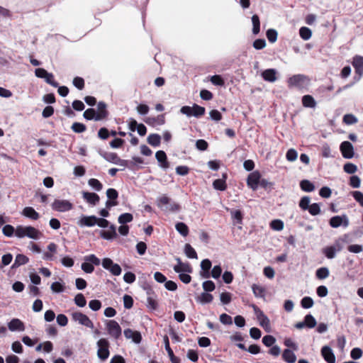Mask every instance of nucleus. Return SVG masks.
I'll return each mask as SVG.
<instances>
[{
  "label": "nucleus",
  "mask_w": 363,
  "mask_h": 363,
  "mask_svg": "<svg viewBox=\"0 0 363 363\" xmlns=\"http://www.w3.org/2000/svg\"><path fill=\"white\" fill-rule=\"evenodd\" d=\"M252 291L256 297H263L264 295V289L263 287L253 284L252 286Z\"/></svg>",
  "instance_id": "nucleus-55"
},
{
  "label": "nucleus",
  "mask_w": 363,
  "mask_h": 363,
  "mask_svg": "<svg viewBox=\"0 0 363 363\" xmlns=\"http://www.w3.org/2000/svg\"><path fill=\"white\" fill-rule=\"evenodd\" d=\"M332 228H338L341 225L346 228L349 225V219L346 215L335 216L332 217L329 221Z\"/></svg>",
  "instance_id": "nucleus-11"
},
{
  "label": "nucleus",
  "mask_w": 363,
  "mask_h": 363,
  "mask_svg": "<svg viewBox=\"0 0 363 363\" xmlns=\"http://www.w3.org/2000/svg\"><path fill=\"white\" fill-rule=\"evenodd\" d=\"M16 228L11 225H6L2 229L3 234L6 237H12L15 233Z\"/></svg>",
  "instance_id": "nucleus-48"
},
{
  "label": "nucleus",
  "mask_w": 363,
  "mask_h": 363,
  "mask_svg": "<svg viewBox=\"0 0 363 363\" xmlns=\"http://www.w3.org/2000/svg\"><path fill=\"white\" fill-rule=\"evenodd\" d=\"M206 109L204 107L200 106L196 104L193 106H184L180 109V112L182 114L186 115L188 117L194 116L196 118H200L205 114Z\"/></svg>",
  "instance_id": "nucleus-4"
},
{
  "label": "nucleus",
  "mask_w": 363,
  "mask_h": 363,
  "mask_svg": "<svg viewBox=\"0 0 363 363\" xmlns=\"http://www.w3.org/2000/svg\"><path fill=\"white\" fill-rule=\"evenodd\" d=\"M147 140L150 145L153 147H158L160 145L161 137L158 134H150L147 137Z\"/></svg>",
  "instance_id": "nucleus-33"
},
{
  "label": "nucleus",
  "mask_w": 363,
  "mask_h": 363,
  "mask_svg": "<svg viewBox=\"0 0 363 363\" xmlns=\"http://www.w3.org/2000/svg\"><path fill=\"white\" fill-rule=\"evenodd\" d=\"M106 326L108 335L115 339H118L120 337L121 335V328L116 320H106Z\"/></svg>",
  "instance_id": "nucleus-9"
},
{
  "label": "nucleus",
  "mask_w": 363,
  "mask_h": 363,
  "mask_svg": "<svg viewBox=\"0 0 363 363\" xmlns=\"http://www.w3.org/2000/svg\"><path fill=\"white\" fill-rule=\"evenodd\" d=\"M210 80L216 86H223L225 84L224 80L220 75H213L211 77Z\"/></svg>",
  "instance_id": "nucleus-57"
},
{
  "label": "nucleus",
  "mask_w": 363,
  "mask_h": 363,
  "mask_svg": "<svg viewBox=\"0 0 363 363\" xmlns=\"http://www.w3.org/2000/svg\"><path fill=\"white\" fill-rule=\"evenodd\" d=\"M267 38L270 43H274L277 40L278 33L274 29H269L266 33Z\"/></svg>",
  "instance_id": "nucleus-46"
},
{
  "label": "nucleus",
  "mask_w": 363,
  "mask_h": 363,
  "mask_svg": "<svg viewBox=\"0 0 363 363\" xmlns=\"http://www.w3.org/2000/svg\"><path fill=\"white\" fill-rule=\"evenodd\" d=\"M15 235L18 238L27 237L33 240H39L42 238L43 233L38 229L30 225H18L16 228Z\"/></svg>",
  "instance_id": "nucleus-1"
},
{
  "label": "nucleus",
  "mask_w": 363,
  "mask_h": 363,
  "mask_svg": "<svg viewBox=\"0 0 363 363\" xmlns=\"http://www.w3.org/2000/svg\"><path fill=\"white\" fill-rule=\"evenodd\" d=\"M29 259L24 255L18 254L16 255L15 262L12 265V268L18 267L21 265L26 264L28 262Z\"/></svg>",
  "instance_id": "nucleus-32"
},
{
  "label": "nucleus",
  "mask_w": 363,
  "mask_h": 363,
  "mask_svg": "<svg viewBox=\"0 0 363 363\" xmlns=\"http://www.w3.org/2000/svg\"><path fill=\"white\" fill-rule=\"evenodd\" d=\"M101 264L103 267L114 276H118L121 273V268L118 264H114L113 260L110 258H104L102 260Z\"/></svg>",
  "instance_id": "nucleus-10"
},
{
  "label": "nucleus",
  "mask_w": 363,
  "mask_h": 363,
  "mask_svg": "<svg viewBox=\"0 0 363 363\" xmlns=\"http://www.w3.org/2000/svg\"><path fill=\"white\" fill-rule=\"evenodd\" d=\"M310 214L312 216H317L320 213V208L318 203H313L311 204L309 208L308 209Z\"/></svg>",
  "instance_id": "nucleus-58"
},
{
  "label": "nucleus",
  "mask_w": 363,
  "mask_h": 363,
  "mask_svg": "<svg viewBox=\"0 0 363 363\" xmlns=\"http://www.w3.org/2000/svg\"><path fill=\"white\" fill-rule=\"evenodd\" d=\"M282 359L287 363H295L296 356L291 350L285 349L282 353Z\"/></svg>",
  "instance_id": "nucleus-29"
},
{
  "label": "nucleus",
  "mask_w": 363,
  "mask_h": 363,
  "mask_svg": "<svg viewBox=\"0 0 363 363\" xmlns=\"http://www.w3.org/2000/svg\"><path fill=\"white\" fill-rule=\"evenodd\" d=\"M133 215L129 213H125L121 215L118 218V223L121 224H125L127 223H130L133 220Z\"/></svg>",
  "instance_id": "nucleus-43"
},
{
  "label": "nucleus",
  "mask_w": 363,
  "mask_h": 363,
  "mask_svg": "<svg viewBox=\"0 0 363 363\" xmlns=\"http://www.w3.org/2000/svg\"><path fill=\"white\" fill-rule=\"evenodd\" d=\"M302 104L306 108H315L316 102L314 98L311 95H305L302 97Z\"/></svg>",
  "instance_id": "nucleus-30"
},
{
  "label": "nucleus",
  "mask_w": 363,
  "mask_h": 363,
  "mask_svg": "<svg viewBox=\"0 0 363 363\" xmlns=\"http://www.w3.org/2000/svg\"><path fill=\"white\" fill-rule=\"evenodd\" d=\"M86 125L81 123L75 122L72 125V130L77 133H83L86 130Z\"/></svg>",
  "instance_id": "nucleus-50"
},
{
  "label": "nucleus",
  "mask_w": 363,
  "mask_h": 363,
  "mask_svg": "<svg viewBox=\"0 0 363 363\" xmlns=\"http://www.w3.org/2000/svg\"><path fill=\"white\" fill-rule=\"evenodd\" d=\"M83 199L91 205H96L99 201V196L95 193L82 192Z\"/></svg>",
  "instance_id": "nucleus-26"
},
{
  "label": "nucleus",
  "mask_w": 363,
  "mask_h": 363,
  "mask_svg": "<svg viewBox=\"0 0 363 363\" xmlns=\"http://www.w3.org/2000/svg\"><path fill=\"white\" fill-rule=\"evenodd\" d=\"M109 342L106 338H101L97 342V356L98 357L104 361L109 357Z\"/></svg>",
  "instance_id": "nucleus-6"
},
{
  "label": "nucleus",
  "mask_w": 363,
  "mask_h": 363,
  "mask_svg": "<svg viewBox=\"0 0 363 363\" xmlns=\"http://www.w3.org/2000/svg\"><path fill=\"white\" fill-rule=\"evenodd\" d=\"M226 179L227 174L225 173L223 174V177L221 179H218L213 181V186L215 189L219 191H225L227 188L226 184Z\"/></svg>",
  "instance_id": "nucleus-25"
},
{
  "label": "nucleus",
  "mask_w": 363,
  "mask_h": 363,
  "mask_svg": "<svg viewBox=\"0 0 363 363\" xmlns=\"http://www.w3.org/2000/svg\"><path fill=\"white\" fill-rule=\"evenodd\" d=\"M71 317L73 321L77 322L79 324L86 326L89 328H94V324L92 321L86 315L79 311H75L72 313Z\"/></svg>",
  "instance_id": "nucleus-7"
},
{
  "label": "nucleus",
  "mask_w": 363,
  "mask_h": 363,
  "mask_svg": "<svg viewBox=\"0 0 363 363\" xmlns=\"http://www.w3.org/2000/svg\"><path fill=\"white\" fill-rule=\"evenodd\" d=\"M164 343L165 350L167 352L168 356L169 357L171 362L172 363H179V359L174 356V352L169 346V338L167 335L164 337Z\"/></svg>",
  "instance_id": "nucleus-27"
},
{
  "label": "nucleus",
  "mask_w": 363,
  "mask_h": 363,
  "mask_svg": "<svg viewBox=\"0 0 363 363\" xmlns=\"http://www.w3.org/2000/svg\"><path fill=\"white\" fill-rule=\"evenodd\" d=\"M252 33L255 35H257L259 33L260 30V22L259 18L257 14H255L252 16Z\"/></svg>",
  "instance_id": "nucleus-37"
},
{
  "label": "nucleus",
  "mask_w": 363,
  "mask_h": 363,
  "mask_svg": "<svg viewBox=\"0 0 363 363\" xmlns=\"http://www.w3.org/2000/svg\"><path fill=\"white\" fill-rule=\"evenodd\" d=\"M74 303L79 307H84L86 306V301L82 294H78L74 297Z\"/></svg>",
  "instance_id": "nucleus-52"
},
{
  "label": "nucleus",
  "mask_w": 363,
  "mask_h": 363,
  "mask_svg": "<svg viewBox=\"0 0 363 363\" xmlns=\"http://www.w3.org/2000/svg\"><path fill=\"white\" fill-rule=\"evenodd\" d=\"M148 296L147 298V307L155 310L157 309L158 304L155 296H153L150 292H147Z\"/></svg>",
  "instance_id": "nucleus-42"
},
{
  "label": "nucleus",
  "mask_w": 363,
  "mask_h": 363,
  "mask_svg": "<svg viewBox=\"0 0 363 363\" xmlns=\"http://www.w3.org/2000/svg\"><path fill=\"white\" fill-rule=\"evenodd\" d=\"M22 215L31 220H36L40 218L39 213L33 207H25L22 211Z\"/></svg>",
  "instance_id": "nucleus-22"
},
{
  "label": "nucleus",
  "mask_w": 363,
  "mask_h": 363,
  "mask_svg": "<svg viewBox=\"0 0 363 363\" xmlns=\"http://www.w3.org/2000/svg\"><path fill=\"white\" fill-rule=\"evenodd\" d=\"M73 84L78 89L82 90L84 87V80L82 77H76L73 79Z\"/></svg>",
  "instance_id": "nucleus-61"
},
{
  "label": "nucleus",
  "mask_w": 363,
  "mask_h": 363,
  "mask_svg": "<svg viewBox=\"0 0 363 363\" xmlns=\"http://www.w3.org/2000/svg\"><path fill=\"white\" fill-rule=\"evenodd\" d=\"M211 262L208 259H205L202 260L201 262V276L203 278H209L210 277V269L211 268Z\"/></svg>",
  "instance_id": "nucleus-20"
},
{
  "label": "nucleus",
  "mask_w": 363,
  "mask_h": 363,
  "mask_svg": "<svg viewBox=\"0 0 363 363\" xmlns=\"http://www.w3.org/2000/svg\"><path fill=\"white\" fill-rule=\"evenodd\" d=\"M98 112L96 113V121H101L108 116V111L106 110V104L104 102L100 101L98 105Z\"/></svg>",
  "instance_id": "nucleus-21"
},
{
  "label": "nucleus",
  "mask_w": 363,
  "mask_h": 363,
  "mask_svg": "<svg viewBox=\"0 0 363 363\" xmlns=\"http://www.w3.org/2000/svg\"><path fill=\"white\" fill-rule=\"evenodd\" d=\"M310 82L309 78L304 74H295L289 78L287 80L288 86L289 88H298L299 89L306 88Z\"/></svg>",
  "instance_id": "nucleus-2"
},
{
  "label": "nucleus",
  "mask_w": 363,
  "mask_h": 363,
  "mask_svg": "<svg viewBox=\"0 0 363 363\" xmlns=\"http://www.w3.org/2000/svg\"><path fill=\"white\" fill-rule=\"evenodd\" d=\"M340 151L342 157L346 159H350L354 156V148L352 145L348 141H344L340 145Z\"/></svg>",
  "instance_id": "nucleus-12"
},
{
  "label": "nucleus",
  "mask_w": 363,
  "mask_h": 363,
  "mask_svg": "<svg viewBox=\"0 0 363 363\" xmlns=\"http://www.w3.org/2000/svg\"><path fill=\"white\" fill-rule=\"evenodd\" d=\"M175 228L176 230L184 237L187 236L189 234V228L184 223H177Z\"/></svg>",
  "instance_id": "nucleus-38"
},
{
  "label": "nucleus",
  "mask_w": 363,
  "mask_h": 363,
  "mask_svg": "<svg viewBox=\"0 0 363 363\" xmlns=\"http://www.w3.org/2000/svg\"><path fill=\"white\" fill-rule=\"evenodd\" d=\"M202 286H203V290L206 292L213 291H214V289L216 288V286H215V284L213 283V281H210V280L205 281L204 282H203Z\"/></svg>",
  "instance_id": "nucleus-56"
},
{
  "label": "nucleus",
  "mask_w": 363,
  "mask_h": 363,
  "mask_svg": "<svg viewBox=\"0 0 363 363\" xmlns=\"http://www.w3.org/2000/svg\"><path fill=\"white\" fill-rule=\"evenodd\" d=\"M354 200L363 206V193L359 191H354L352 193Z\"/></svg>",
  "instance_id": "nucleus-64"
},
{
  "label": "nucleus",
  "mask_w": 363,
  "mask_h": 363,
  "mask_svg": "<svg viewBox=\"0 0 363 363\" xmlns=\"http://www.w3.org/2000/svg\"><path fill=\"white\" fill-rule=\"evenodd\" d=\"M261 175L259 172L255 171L249 174L247 184L252 189L256 190L260 182Z\"/></svg>",
  "instance_id": "nucleus-13"
},
{
  "label": "nucleus",
  "mask_w": 363,
  "mask_h": 363,
  "mask_svg": "<svg viewBox=\"0 0 363 363\" xmlns=\"http://www.w3.org/2000/svg\"><path fill=\"white\" fill-rule=\"evenodd\" d=\"M96 114L97 113L94 108H88L84 112L83 116L86 120L94 119L96 121Z\"/></svg>",
  "instance_id": "nucleus-53"
},
{
  "label": "nucleus",
  "mask_w": 363,
  "mask_h": 363,
  "mask_svg": "<svg viewBox=\"0 0 363 363\" xmlns=\"http://www.w3.org/2000/svg\"><path fill=\"white\" fill-rule=\"evenodd\" d=\"M300 186L306 192H311L315 189L314 184L307 179L302 180L300 183Z\"/></svg>",
  "instance_id": "nucleus-36"
},
{
  "label": "nucleus",
  "mask_w": 363,
  "mask_h": 363,
  "mask_svg": "<svg viewBox=\"0 0 363 363\" xmlns=\"http://www.w3.org/2000/svg\"><path fill=\"white\" fill-rule=\"evenodd\" d=\"M323 253L328 259H333L335 257L336 251L331 246L323 249Z\"/></svg>",
  "instance_id": "nucleus-45"
},
{
  "label": "nucleus",
  "mask_w": 363,
  "mask_h": 363,
  "mask_svg": "<svg viewBox=\"0 0 363 363\" xmlns=\"http://www.w3.org/2000/svg\"><path fill=\"white\" fill-rule=\"evenodd\" d=\"M125 337L127 339H132L135 343H140L142 340V336L140 332L133 330L130 328L125 329L123 332Z\"/></svg>",
  "instance_id": "nucleus-16"
},
{
  "label": "nucleus",
  "mask_w": 363,
  "mask_h": 363,
  "mask_svg": "<svg viewBox=\"0 0 363 363\" xmlns=\"http://www.w3.org/2000/svg\"><path fill=\"white\" fill-rule=\"evenodd\" d=\"M97 221V217H96L95 216H84L79 219L78 224L80 226L92 227L96 225Z\"/></svg>",
  "instance_id": "nucleus-18"
},
{
  "label": "nucleus",
  "mask_w": 363,
  "mask_h": 363,
  "mask_svg": "<svg viewBox=\"0 0 363 363\" xmlns=\"http://www.w3.org/2000/svg\"><path fill=\"white\" fill-rule=\"evenodd\" d=\"M270 226L273 230L279 231L284 228V223L281 220H274L271 222Z\"/></svg>",
  "instance_id": "nucleus-59"
},
{
  "label": "nucleus",
  "mask_w": 363,
  "mask_h": 363,
  "mask_svg": "<svg viewBox=\"0 0 363 363\" xmlns=\"http://www.w3.org/2000/svg\"><path fill=\"white\" fill-rule=\"evenodd\" d=\"M52 208L58 212H66L73 208V204L68 200L55 199L52 203Z\"/></svg>",
  "instance_id": "nucleus-8"
},
{
  "label": "nucleus",
  "mask_w": 363,
  "mask_h": 363,
  "mask_svg": "<svg viewBox=\"0 0 363 363\" xmlns=\"http://www.w3.org/2000/svg\"><path fill=\"white\" fill-rule=\"evenodd\" d=\"M89 185L96 191H101L103 188L102 184L96 179H90L88 181Z\"/></svg>",
  "instance_id": "nucleus-51"
},
{
  "label": "nucleus",
  "mask_w": 363,
  "mask_h": 363,
  "mask_svg": "<svg viewBox=\"0 0 363 363\" xmlns=\"http://www.w3.org/2000/svg\"><path fill=\"white\" fill-rule=\"evenodd\" d=\"M347 238H348L347 235H344L342 237L339 238L338 239H337L335 241L334 245H332L331 247H333V249H335V250L336 252L341 251L342 249L343 248L342 244L347 241Z\"/></svg>",
  "instance_id": "nucleus-31"
},
{
  "label": "nucleus",
  "mask_w": 363,
  "mask_h": 363,
  "mask_svg": "<svg viewBox=\"0 0 363 363\" xmlns=\"http://www.w3.org/2000/svg\"><path fill=\"white\" fill-rule=\"evenodd\" d=\"M344 171L348 174H354L357 172V167L352 163H346L343 167Z\"/></svg>",
  "instance_id": "nucleus-63"
},
{
  "label": "nucleus",
  "mask_w": 363,
  "mask_h": 363,
  "mask_svg": "<svg viewBox=\"0 0 363 363\" xmlns=\"http://www.w3.org/2000/svg\"><path fill=\"white\" fill-rule=\"evenodd\" d=\"M184 252L189 258L197 259V253L190 244L187 243L185 245Z\"/></svg>",
  "instance_id": "nucleus-39"
},
{
  "label": "nucleus",
  "mask_w": 363,
  "mask_h": 363,
  "mask_svg": "<svg viewBox=\"0 0 363 363\" xmlns=\"http://www.w3.org/2000/svg\"><path fill=\"white\" fill-rule=\"evenodd\" d=\"M276 339L272 335H265L262 338L263 344L267 347H271L275 342Z\"/></svg>",
  "instance_id": "nucleus-60"
},
{
  "label": "nucleus",
  "mask_w": 363,
  "mask_h": 363,
  "mask_svg": "<svg viewBox=\"0 0 363 363\" xmlns=\"http://www.w3.org/2000/svg\"><path fill=\"white\" fill-rule=\"evenodd\" d=\"M357 118L353 114H346L343 116V122L347 125H352L357 122Z\"/></svg>",
  "instance_id": "nucleus-54"
},
{
  "label": "nucleus",
  "mask_w": 363,
  "mask_h": 363,
  "mask_svg": "<svg viewBox=\"0 0 363 363\" xmlns=\"http://www.w3.org/2000/svg\"><path fill=\"white\" fill-rule=\"evenodd\" d=\"M222 273V269L220 265H216L211 270L210 273V276H211L214 279H218Z\"/></svg>",
  "instance_id": "nucleus-62"
},
{
  "label": "nucleus",
  "mask_w": 363,
  "mask_h": 363,
  "mask_svg": "<svg viewBox=\"0 0 363 363\" xmlns=\"http://www.w3.org/2000/svg\"><path fill=\"white\" fill-rule=\"evenodd\" d=\"M352 65L355 69L356 73L362 75L363 73V57L356 55L353 58Z\"/></svg>",
  "instance_id": "nucleus-28"
},
{
  "label": "nucleus",
  "mask_w": 363,
  "mask_h": 363,
  "mask_svg": "<svg viewBox=\"0 0 363 363\" xmlns=\"http://www.w3.org/2000/svg\"><path fill=\"white\" fill-rule=\"evenodd\" d=\"M277 70L274 69H267L262 72L263 79L269 82H274L277 80Z\"/></svg>",
  "instance_id": "nucleus-24"
},
{
  "label": "nucleus",
  "mask_w": 363,
  "mask_h": 363,
  "mask_svg": "<svg viewBox=\"0 0 363 363\" xmlns=\"http://www.w3.org/2000/svg\"><path fill=\"white\" fill-rule=\"evenodd\" d=\"M106 230L100 231V236L105 240H113L117 237L116 228L114 225H110Z\"/></svg>",
  "instance_id": "nucleus-15"
},
{
  "label": "nucleus",
  "mask_w": 363,
  "mask_h": 363,
  "mask_svg": "<svg viewBox=\"0 0 363 363\" xmlns=\"http://www.w3.org/2000/svg\"><path fill=\"white\" fill-rule=\"evenodd\" d=\"M213 296L212 294L207 292L201 293V295L197 298V301L202 304L209 303L212 302Z\"/></svg>",
  "instance_id": "nucleus-34"
},
{
  "label": "nucleus",
  "mask_w": 363,
  "mask_h": 363,
  "mask_svg": "<svg viewBox=\"0 0 363 363\" xmlns=\"http://www.w3.org/2000/svg\"><path fill=\"white\" fill-rule=\"evenodd\" d=\"M313 303V300L309 296H305L301 301V305L303 308H310Z\"/></svg>",
  "instance_id": "nucleus-49"
},
{
  "label": "nucleus",
  "mask_w": 363,
  "mask_h": 363,
  "mask_svg": "<svg viewBox=\"0 0 363 363\" xmlns=\"http://www.w3.org/2000/svg\"><path fill=\"white\" fill-rule=\"evenodd\" d=\"M155 157L160 163V166L162 169H167L169 167V163L167 162V155L163 150H158L155 153Z\"/></svg>",
  "instance_id": "nucleus-17"
},
{
  "label": "nucleus",
  "mask_w": 363,
  "mask_h": 363,
  "mask_svg": "<svg viewBox=\"0 0 363 363\" xmlns=\"http://www.w3.org/2000/svg\"><path fill=\"white\" fill-rule=\"evenodd\" d=\"M321 355L328 363H335V356L329 346H323L321 349Z\"/></svg>",
  "instance_id": "nucleus-14"
},
{
  "label": "nucleus",
  "mask_w": 363,
  "mask_h": 363,
  "mask_svg": "<svg viewBox=\"0 0 363 363\" xmlns=\"http://www.w3.org/2000/svg\"><path fill=\"white\" fill-rule=\"evenodd\" d=\"M171 199L166 195H163L157 199V205L164 211L177 212L180 210V206L177 203H170Z\"/></svg>",
  "instance_id": "nucleus-3"
},
{
  "label": "nucleus",
  "mask_w": 363,
  "mask_h": 363,
  "mask_svg": "<svg viewBox=\"0 0 363 363\" xmlns=\"http://www.w3.org/2000/svg\"><path fill=\"white\" fill-rule=\"evenodd\" d=\"M329 269L327 267H320L316 270L315 275L319 279H326L329 276Z\"/></svg>",
  "instance_id": "nucleus-41"
},
{
  "label": "nucleus",
  "mask_w": 363,
  "mask_h": 363,
  "mask_svg": "<svg viewBox=\"0 0 363 363\" xmlns=\"http://www.w3.org/2000/svg\"><path fill=\"white\" fill-rule=\"evenodd\" d=\"M309 196H305L302 197L299 202V207L303 210H308L311 206Z\"/></svg>",
  "instance_id": "nucleus-47"
},
{
  "label": "nucleus",
  "mask_w": 363,
  "mask_h": 363,
  "mask_svg": "<svg viewBox=\"0 0 363 363\" xmlns=\"http://www.w3.org/2000/svg\"><path fill=\"white\" fill-rule=\"evenodd\" d=\"M304 321L306 323V327L309 328H314L317 323L314 317L311 314H308L305 316Z\"/></svg>",
  "instance_id": "nucleus-44"
},
{
  "label": "nucleus",
  "mask_w": 363,
  "mask_h": 363,
  "mask_svg": "<svg viewBox=\"0 0 363 363\" xmlns=\"http://www.w3.org/2000/svg\"><path fill=\"white\" fill-rule=\"evenodd\" d=\"M84 262L82 264V269L86 273H91L94 270V265L98 266L100 264V259L94 255H89L85 256Z\"/></svg>",
  "instance_id": "nucleus-5"
},
{
  "label": "nucleus",
  "mask_w": 363,
  "mask_h": 363,
  "mask_svg": "<svg viewBox=\"0 0 363 363\" xmlns=\"http://www.w3.org/2000/svg\"><path fill=\"white\" fill-rule=\"evenodd\" d=\"M106 159L113 164L121 165L123 167L127 166L128 162L126 160L121 159L116 153H109L106 157Z\"/></svg>",
  "instance_id": "nucleus-23"
},
{
  "label": "nucleus",
  "mask_w": 363,
  "mask_h": 363,
  "mask_svg": "<svg viewBox=\"0 0 363 363\" xmlns=\"http://www.w3.org/2000/svg\"><path fill=\"white\" fill-rule=\"evenodd\" d=\"M299 35L304 40H308L311 38L312 31L307 27H301L299 30Z\"/></svg>",
  "instance_id": "nucleus-40"
},
{
  "label": "nucleus",
  "mask_w": 363,
  "mask_h": 363,
  "mask_svg": "<svg viewBox=\"0 0 363 363\" xmlns=\"http://www.w3.org/2000/svg\"><path fill=\"white\" fill-rule=\"evenodd\" d=\"M8 328L11 331H24V323L18 318H13L9 323Z\"/></svg>",
  "instance_id": "nucleus-19"
},
{
  "label": "nucleus",
  "mask_w": 363,
  "mask_h": 363,
  "mask_svg": "<svg viewBox=\"0 0 363 363\" xmlns=\"http://www.w3.org/2000/svg\"><path fill=\"white\" fill-rule=\"evenodd\" d=\"M174 270L177 273L181 272H191V267L188 263H181L174 267Z\"/></svg>",
  "instance_id": "nucleus-35"
}]
</instances>
